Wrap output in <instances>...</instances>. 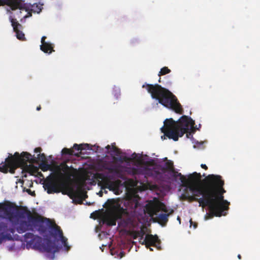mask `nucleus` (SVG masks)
Instances as JSON below:
<instances>
[{"label": "nucleus", "mask_w": 260, "mask_h": 260, "mask_svg": "<svg viewBox=\"0 0 260 260\" xmlns=\"http://www.w3.org/2000/svg\"><path fill=\"white\" fill-rule=\"evenodd\" d=\"M20 215L22 217H26L27 221L21 220L20 222L19 225L16 228L19 234L24 233L28 230L34 231V229H36L40 234H43L50 229V235L55 239L58 238V240L61 241L66 250H69L70 247L68 244L67 238L63 236L62 231L54 221L43 217L37 213L32 214L29 210L20 212Z\"/></svg>", "instance_id": "obj_1"}, {"label": "nucleus", "mask_w": 260, "mask_h": 260, "mask_svg": "<svg viewBox=\"0 0 260 260\" xmlns=\"http://www.w3.org/2000/svg\"><path fill=\"white\" fill-rule=\"evenodd\" d=\"M39 161H47L44 153H40L37 157H36L27 152H23L21 154L16 152L14 155L9 154L5 161L0 164V172L4 173L9 172L13 174L17 168H21L23 172H27L31 175H35L38 173V168L33 165V164H38Z\"/></svg>", "instance_id": "obj_2"}, {"label": "nucleus", "mask_w": 260, "mask_h": 260, "mask_svg": "<svg viewBox=\"0 0 260 260\" xmlns=\"http://www.w3.org/2000/svg\"><path fill=\"white\" fill-rule=\"evenodd\" d=\"M167 161L163 166L156 164L153 159L143 162V166L138 168L132 167L129 168L128 173L132 175H143L145 178L148 177H152L153 179L161 180L162 178V174L166 172H170L173 174V177L177 179L178 177L181 183L186 181V178L175 171L174 167L173 162L168 160L166 157Z\"/></svg>", "instance_id": "obj_3"}, {"label": "nucleus", "mask_w": 260, "mask_h": 260, "mask_svg": "<svg viewBox=\"0 0 260 260\" xmlns=\"http://www.w3.org/2000/svg\"><path fill=\"white\" fill-rule=\"evenodd\" d=\"M164 123V125L161 128V132L169 139L175 141H178L179 137H182L184 134H186V137L189 138L197 129L194 126V121L186 115L182 116L178 121L173 118L166 119Z\"/></svg>", "instance_id": "obj_4"}, {"label": "nucleus", "mask_w": 260, "mask_h": 260, "mask_svg": "<svg viewBox=\"0 0 260 260\" xmlns=\"http://www.w3.org/2000/svg\"><path fill=\"white\" fill-rule=\"evenodd\" d=\"M142 87L146 89L152 99L158 100L164 106L173 110L176 113L182 114L183 109L181 104L176 96L168 89L158 84H145L142 85Z\"/></svg>", "instance_id": "obj_5"}, {"label": "nucleus", "mask_w": 260, "mask_h": 260, "mask_svg": "<svg viewBox=\"0 0 260 260\" xmlns=\"http://www.w3.org/2000/svg\"><path fill=\"white\" fill-rule=\"evenodd\" d=\"M201 175L200 173L194 172L188 176L186 178V181L182 183L184 185H188L189 190L192 194L187 193L185 195V198L190 202L197 201L199 203V206L203 208L207 207V201L205 197V187L204 183H202V185L198 184V182L201 180Z\"/></svg>", "instance_id": "obj_6"}, {"label": "nucleus", "mask_w": 260, "mask_h": 260, "mask_svg": "<svg viewBox=\"0 0 260 260\" xmlns=\"http://www.w3.org/2000/svg\"><path fill=\"white\" fill-rule=\"evenodd\" d=\"M60 170L63 172L59 174H53L48 177L45 180L44 187L48 194L59 193L66 187L65 183L61 180L60 176H63L67 180H70L73 176V172L75 170L72 167H69L66 163L60 165Z\"/></svg>", "instance_id": "obj_7"}, {"label": "nucleus", "mask_w": 260, "mask_h": 260, "mask_svg": "<svg viewBox=\"0 0 260 260\" xmlns=\"http://www.w3.org/2000/svg\"><path fill=\"white\" fill-rule=\"evenodd\" d=\"M210 191H205L207 207H208L209 213L205 216L206 219L213 218L214 216L220 217L225 215L224 211L229 208L230 202L224 200L223 194L216 193L215 195L210 194Z\"/></svg>", "instance_id": "obj_8"}, {"label": "nucleus", "mask_w": 260, "mask_h": 260, "mask_svg": "<svg viewBox=\"0 0 260 260\" xmlns=\"http://www.w3.org/2000/svg\"><path fill=\"white\" fill-rule=\"evenodd\" d=\"M0 212L3 213V218L8 219L14 225H19L20 219H24L26 217H20V212L28 210L26 207H21L19 210V207L14 203L8 202L0 203Z\"/></svg>", "instance_id": "obj_9"}, {"label": "nucleus", "mask_w": 260, "mask_h": 260, "mask_svg": "<svg viewBox=\"0 0 260 260\" xmlns=\"http://www.w3.org/2000/svg\"><path fill=\"white\" fill-rule=\"evenodd\" d=\"M202 183H204L205 191H210L212 197L216 193L223 194L226 192L223 188L224 181L220 175H209L202 180Z\"/></svg>", "instance_id": "obj_10"}, {"label": "nucleus", "mask_w": 260, "mask_h": 260, "mask_svg": "<svg viewBox=\"0 0 260 260\" xmlns=\"http://www.w3.org/2000/svg\"><path fill=\"white\" fill-rule=\"evenodd\" d=\"M29 243L32 245L35 249L53 254L58 252L60 249V247L50 239H45L43 242L42 238L38 236H36L30 240Z\"/></svg>", "instance_id": "obj_11"}, {"label": "nucleus", "mask_w": 260, "mask_h": 260, "mask_svg": "<svg viewBox=\"0 0 260 260\" xmlns=\"http://www.w3.org/2000/svg\"><path fill=\"white\" fill-rule=\"evenodd\" d=\"M98 178L102 180V188H108L116 194H119L121 192L120 190V187L121 185V181L120 180H113L114 179L113 175L99 174Z\"/></svg>", "instance_id": "obj_12"}, {"label": "nucleus", "mask_w": 260, "mask_h": 260, "mask_svg": "<svg viewBox=\"0 0 260 260\" xmlns=\"http://www.w3.org/2000/svg\"><path fill=\"white\" fill-rule=\"evenodd\" d=\"M124 212L125 210L123 208L114 209L105 217L103 223L109 226L115 225L117 220L121 218L122 215Z\"/></svg>", "instance_id": "obj_13"}, {"label": "nucleus", "mask_w": 260, "mask_h": 260, "mask_svg": "<svg viewBox=\"0 0 260 260\" xmlns=\"http://www.w3.org/2000/svg\"><path fill=\"white\" fill-rule=\"evenodd\" d=\"M146 208L149 214L152 216L156 215L160 210L165 212H168L166 206L159 201L151 202L147 205Z\"/></svg>", "instance_id": "obj_14"}, {"label": "nucleus", "mask_w": 260, "mask_h": 260, "mask_svg": "<svg viewBox=\"0 0 260 260\" xmlns=\"http://www.w3.org/2000/svg\"><path fill=\"white\" fill-rule=\"evenodd\" d=\"M160 240L158 239L157 236L147 234L142 242V244L145 245L147 248H148L149 246H154L156 247L157 249L160 250Z\"/></svg>", "instance_id": "obj_15"}, {"label": "nucleus", "mask_w": 260, "mask_h": 260, "mask_svg": "<svg viewBox=\"0 0 260 260\" xmlns=\"http://www.w3.org/2000/svg\"><path fill=\"white\" fill-rule=\"evenodd\" d=\"M10 20L13 26L14 31L16 33L17 38L21 41L25 40L24 34L20 30L22 26L17 21L16 19L13 18L11 16L10 17Z\"/></svg>", "instance_id": "obj_16"}, {"label": "nucleus", "mask_w": 260, "mask_h": 260, "mask_svg": "<svg viewBox=\"0 0 260 260\" xmlns=\"http://www.w3.org/2000/svg\"><path fill=\"white\" fill-rule=\"evenodd\" d=\"M21 2V0H0V5H7L12 10L17 9L22 10L24 9V7Z\"/></svg>", "instance_id": "obj_17"}, {"label": "nucleus", "mask_w": 260, "mask_h": 260, "mask_svg": "<svg viewBox=\"0 0 260 260\" xmlns=\"http://www.w3.org/2000/svg\"><path fill=\"white\" fill-rule=\"evenodd\" d=\"M46 36H43L41 38V45H40V49L45 53L51 54L54 52V45L50 42H46Z\"/></svg>", "instance_id": "obj_18"}, {"label": "nucleus", "mask_w": 260, "mask_h": 260, "mask_svg": "<svg viewBox=\"0 0 260 260\" xmlns=\"http://www.w3.org/2000/svg\"><path fill=\"white\" fill-rule=\"evenodd\" d=\"M112 152H113V154L114 155L113 157V159L115 161L122 163L124 161L126 162L130 160V158L128 157L120 155L122 153V152L121 150L117 147L113 148V151Z\"/></svg>", "instance_id": "obj_19"}, {"label": "nucleus", "mask_w": 260, "mask_h": 260, "mask_svg": "<svg viewBox=\"0 0 260 260\" xmlns=\"http://www.w3.org/2000/svg\"><path fill=\"white\" fill-rule=\"evenodd\" d=\"M174 211L173 210L169 213H160L157 217L158 222L164 226L166 224L167 222L168 221V217L169 215L172 214Z\"/></svg>", "instance_id": "obj_20"}, {"label": "nucleus", "mask_w": 260, "mask_h": 260, "mask_svg": "<svg viewBox=\"0 0 260 260\" xmlns=\"http://www.w3.org/2000/svg\"><path fill=\"white\" fill-rule=\"evenodd\" d=\"M106 170H108L110 173L114 174L118 177L121 175L120 170L115 166L109 165L108 168H106Z\"/></svg>", "instance_id": "obj_21"}, {"label": "nucleus", "mask_w": 260, "mask_h": 260, "mask_svg": "<svg viewBox=\"0 0 260 260\" xmlns=\"http://www.w3.org/2000/svg\"><path fill=\"white\" fill-rule=\"evenodd\" d=\"M145 235V232L143 228H141L140 230L136 231L134 234V238L136 239L137 237H139L140 242L142 244V242L143 241L145 238H144Z\"/></svg>", "instance_id": "obj_22"}, {"label": "nucleus", "mask_w": 260, "mask_h": 260, "mask_svg": "<svg viewBox=\"0 0 260 260\" xmlns=\"http://www.w3.org/2000/svg\"><path fill=\"white\" fill-rule=\"evenodd\" d=\"M39 167L43 172L47 171L51 168L50 165L48 163L47 161L45 162H41L39 165Z\"/></svg>", "instance_id": "obj_23"}, {"label": "nucleus", "mask_w": 260, "mask_h": 260, "mask_svg": "<svg viewBox=\"0 0 260 260\" xmlns=\"http://www.w3.org/2000/svg\"><path fill=\"white\" fill-rule=\"evenodd\" d=\"M171 72V70L168 67H165L160 69L158 75L159 76L165 75Z\"/></svg>", "instance_id": "obj_24"}, {"label": "nucleus", "mask_w": 260, "mask_h": 260, "mask_svg": "<svg viewBox=\"0 0 260 260\" xmlns=\"http://www.w3.org/2000/svg\"><path fill=\"white\" fill-rule=\"evenodd\" d=\"M8 231V226L7 223L1 222H0V232L2 233L7 232Z\"/></svg>", "instance_id": "obj_25"}, {"label": "nucleus", "mask_w": 260, "mask_h": 260, "mask_svg": "<svg viewBox=\"0 0 260 260\" xmlns=\"http://www.w3.org/2000/svg\"><path fill=\"white\" fill-rule=\"evenodd\" d=\"M74 151L73 150L68 149L67 148H64L62 149L61 151V153L62 155H73L74 154Z\"/></svg>", "instance_id": "obj_26"}, {"label": "nucleus", "mask_w": 260, "mask_h": 260, "mask_svg": "<svg viewBox=\"0 0 260 260\" xmlns=\"http://www.w3.org/2000/svg\"><path fill=\"white\" fill-rule=\"evenodd\" d=\"M31 10L34 11L35 12L39 13L42 10V6L35 4L31 6Z\"/></svg>", "instance_id": "obj_27"}, {"label": "nucleus", "mask_w": 260, "mask_h": 260, "mask_svg": "<svg viewBox=\"0 0 260 260\" xmlns=\"http://www.w3.org/2000/svg\"><path fill=\"white\" fill-rule=\"evenodd\" d=\"M35 235H34V234L31 233H26L24 235V239L26 241V242H28V239H30V240H31V239H32L34 237H35Z\"/></svg>", "instance_id": "obj_28"}, {"label": "nucleus", "mask_w": 260, "mask_h": 260, "mask_svg": "<svg viewBox=\"0 0 260 260\" xmlns=\"http://www.w3.org/2000/svg\"><path fill=\"white\" fill-rule=\"evenodd\" d=\"M10 239L11 236L10 235L5 234L4 233H0V243H2L5 239Z\"/></svg>", "instance_id": "obj_29"}, {"label": "nucleus", "mask_w": 260, "mask_h": 260, "mask_svg": "<svg viewBox=\"0 0 260 260\" xmlns=\"http://www.w3.org/2000/svg\"><path fill=\"white\" fill-rule=\"evenodd\" d=\"M73 149L79 151V150H82L85 148L83 147V145H82V144L78 145L77 144H75L73 146Z\"/></svg>", "instance_id": "obj_30"}, {"label": "nucleus", "mask_w": 260, "mask_h": 260, "mask_svg": "<svg viewBox=\"0 0 260 260\" xmlns=\"http://www.w3.org/2000/svg\"><path fill=\"white\" fill-rule=\"evenodd\" d=\"M190 226H193L194 229H196L197 227L198 224L196 222H193L191 219L189 221Z\"/></svg>", "instance_id": "obj_31"}, {"label": "nucleus", "mask_w": 260, "mask_h": 260, "mask_svg": "<svg viewBox=\"0 0 260 260\" xmlns=\"http://www.w3.org/2000/svg\"><path fill=\"white\" fill-rule=\"evenodd\" d=\"M109 166V164H108L107 163H104L102 165V167L103 169L104 170H106V168H108Z\"/></svg>", "instance_id": "obj_32"}, {"label": "nucleus", "mask_w": 260, "mask_h": 260, "mask_svg": "<svg viewBox=\"0 0 260 260\" xmlns=\"http://www.w3.org/2000/svg\"><path fill=\"white\" fill-rule=\"evenodd\" d=\"M41 151H42V148L41 147L36 148L34 150V151L36 153H38V152L41 153Z\"/></svg>", "instance_id": "obj_33"}, {"label": "nucleus", "mask_w": 260, "mask_h": 260, "mask_svg": "<svg viewBox=\"0 0 260 260\" xmlns=\"http://www.w3.org/2000/svg\"><path fill=\"white\" fill-rule=\"evenodd\" d=\"M201 167H202V168H203L205 170L208 169V167L205 164H201Z\"/></svg>", "instance_id": "obj_34"}, {"label": "nucleus", "mask_w": 260, "mask_h": 260, "mask_svg": "<svg viewBox=\"0 0 260 260\" xmlns=\"http://www.w3.org/2000/svg\"><path fill=\"white\" fill-rule=\"evenodd\" d=\"M114 147H116V146H115V143H113L112 144V145H111L112 151H113V148H114Z\"/></svg>", "instance_id": "obj_35"}, {"label": "nucleus", "mask_w": 260, "mask_h": 260, "mask_svg": "<svg viewBox=\"0 0 260 260\" xmlns=\"http://www.w3.org/2000/svg\"><path fill=\"white\" fill-rule=\"evenodd\" d=\"M110 148H111V146H110L109 145H108L106 147V149H107V150H109Z\"/></svg>", "instance_id": "obj_36"}, {"label": "nucleus", "mask_w": 260, "mask_h": 260, "mask_svg": "<svg viewBox=\"0 0 260 260\" xmlns=\"http://www.w3.org/2000/svg\"><path fill=\"white\" fill-rule=\"evenodd\" d=\"M41 106H40V105H39V106H38V107H37V111H39V110H41Z\"/></svg>", "instance_id": "obj_37"}, {"label": "nucleus", "mask_w": 260, "mask_h": 260, "mask_svg": "<svg viewBox=\"0 0 260 260\" xmlns=\"http://www.w3.org/2000/svg\"><path fill=\"white\" fill-rule=\"evenodd\" d=\"M99 196H100V197H102V196H103V192H102V191H100L99 192Z\"/></svg>", "instance_id": "obj_38"}, {"label": "nucleus", "mask_w": 260, "mask_h": 260, "mask_svg": "<svg viewBox=\"0 0 260 260\" xmlns=\"http://www.w3.org/2000/svg\"><path fill=\"white\" fill-rule=\"evenodd\" d=\"M165 136H166L165 134H164V136H162L161 137V139H162V140H165V139H166V138H165Z\"/></svg>", "instance_id": "obj_39"}, {"label": "nucleus", "mask_w": 260, "mask_h": 260, "mask_svg": "<svg viewBox=\"0 0 260 260\" xmlns=\"http://www.w3.org/2000/svg\"><path fill=\"white\" fill-rule=\"evenodd\" d=\"M238 258L239 259H241V255L240 254H238Z\"/></svg>", "instance_id": "obj_40"}, {"label": "nucleus", "mask_w": 260, "mask_h": 260, "mask_svg": "<svg viewBox=\"0 0 260 260\" xmlns=\"http://www.w3.org/2000/svg\"><path fill=\"white\" fill-rule=\"evenodd\" d=\"M151 246L148 247V248L150 249V251H153V249L150 247Z\"/></svg>", "instance_id": "obj_41"}, {"label": "nucleus", "mask_w": 260, "mask_h": 260, "mask_svg": "<svg viewBox=\"0 0 260 260\" xmlns=\"http://www.w3.org/2000/svg\"><path fill=\"white\" fill-rule=\"evenodd\" d=\"M177 219H178V220H179V222H180V217H178Z\"/></svg>", "instance_id": "obj_42"}, {"label": "nucleus", "mask_w": 260, "mask_h": 260, "mask_svg": "<svg viewBox=\"0 0 260 260\" xmlns=\"http://www.w3.org/2000/svg\"><path fill=\"white\" fill-rule=\"evenodd\" d=\"M62 192L63 194H66V193H65V192L64 191H62Z\"/></svg>", "instance_id": "obj_43"}, {"label": "nucleus", "mask_w": 260, "mask_h": 260, "mask_svg": "<svg viewBox=\"0 0 260 260\" xmlns=\"http://www.w3.org/2000/svg\"><path fill=\"white\" fill-rule=\"evenodd\" d=\"M159 82H160V78H159V81H158Z\"/></svg>", "instance_id": "obj_44"}, {"label": "nucleus", "mask_w": 260, "mask_h": 260, "mask_svg": "<svg viewBox=\"0 0 260 260\" xmlns=\"http://www.w3.org/2000/svg\"><path fill=\"white\" fill-rule=\"evenodd\" d=\"M133 155H136V154L135 153H134V154H133Z\"/></svg>", "instance_id": "obj_45"}, {"label": "nucleus", "mask_w": 260, "mask_h": 260, "mask_svg": "<svg viewBox=\"0 0 260 260\" xmlns=\"http://www.w3.org/2000/svg\"><path fill=\"white\" fill-rule=\"evenodd\" d=\"M24 177H26V175H24Z\"/></svg>", "instance_id": "obj_46"}]
</instances>
